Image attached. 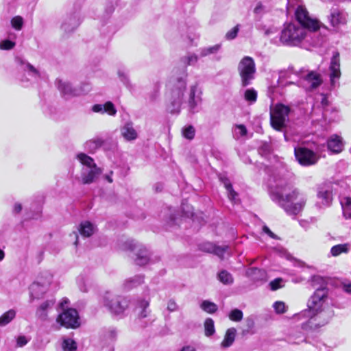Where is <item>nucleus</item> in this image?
Listing matches in <instances>:
<instances>
[{"mask_svg": "<svg viewBox=\"0 0 351 351\" xmlns=\"http://www.w3.org/2000/svg\"><path fill=\"white\" fill-rule=\"evenodd\" d=\"M181 351H196V349L193 346H186L182 348Z\"/></svg>", "mask_w": 351, "mask_h": 351, "instance_id": "62", "label": "nucleus"}, {"mask_svg": "<svg viewBox=\"0 0 351 351\" xmlns=\"http://www.w3.org/2000/svg\"><path fill=\"white\" fill-rule=\"evenodd\" d=\"M201 308L206 313L210 314L215 313L218 309L217 306L215 303L208 300L202 302Z\"/></svg>", "mask_w": 351, "mask_h": 351, "instance_id": "37", "label": "nucleus"}, {"mask_svg": "<svg viewBox=\"0 0 351 351\" xmlns=\"http://www.w3.org/2000/svg\"><path fill=\"white\" fill-rule=\"evenodd\" d=\"M113 172L112 171H110V174L108 175H105L104 176V178L110 183H112L113 182L112 180V175Z\"/></svg>", "mask_w": 351, "mask_h": 351, "instance_id": "63", "label": "nucleus"}, {"mask_svg": "<svg viewBox=\"0 0 351 351\" xmlns=\"http://www.w3.org/2000/svg\"><path fill=\"white\" fill-rule=\"evenodd\" d=\"M220 181L223 184L224 187L227 190L229 199L231 202L236 203L238 194L234 191L230 180L226 177H220Z\"/></svg>", "mask_w": 351, "mask_h": 351, "instance_id": "29", "label": "nucleus"}, {"mask_svg": "<svg viewBox=\"0 0 351 351\" xmlns=\"http://www.w3.org/2000/svg\"><path fill=\"white\" fill-rule=\"evenodd\" d=\"M55 304L53 299L47 300L43 302L37 308L36 316L41 321L48 319V313L53 308Z\"/></svg>", "mask_w": 351, "mask_h": 351, "instance_id": "21", "label": "nucleus"}, {"mask_svg": "<svg viewBox=\"0 0 351 351\" xmlns=\"http://www.w3.org/2000/svg\"><path fill=\"white\" fill-rule=\"evenodd\" d=\"M28 342V340L27 339L26 337L23 335H21L18 337L16 339V345L18 347H23L25 345H26Z\"/></svg>", "mask_w": 351, "mask_h": 351, "instance_id": "55", "label": "nucleus"}, {"mask_svg": "<svg viewBox=\"0 0 351 351\" xmlns=\"http://www.w3.org/2000/svg\"><path fill=\"white\" fill-rule=\"evenodd\" d=\"M270 197L281 207L287 215L295 216L304 208L306 198L302 195L296 203L293 202L298 199L300 193L299 190L290 183L285 182L277 184L271 189Z\"/></svg>", "mask_w": 351, "mask_h": 351, "instance_id": "1", "label": "nucleus"}, {"mask_svg": "<svg viewBox=\"0 0 351 351\" xmlns=\"http://www.w3.org/2000/svg\"><path fill=\"white\" fill-rule=\"evenodd\" d=\"M117 74L120 81L127 87H131L130 81L128 77V73L125 69H119Z\"/></svg>", "mask_w": 351, "mask_h": 351, "instance_id": "41", "label": "nucleus"}, {"mask_svg": "<svg viewBox=\"0 0 351 351\" xmlns=\"http://www.w3.org/2000/svg\"><path fill=\"white\" fill-rule=\"evenodd\" d=\"M57 322L67 328H76L80 325L78 313L74 308H69L60 314Z\"/></svg>", "mask_w": 351, "mask_h": 351, "instance_id": "10", "label": "nucleus"}, {"mask_svg": "<svg viewBox=\"0 0 351 351\" xmlns=\"http://www.w3.org/2000/svg\"><path fill=\"white\" fill-rule=\"evenodd\" d=\"M17 62L21 66V69L23 71L27 72L31 77L34 78L40 77L39 71L29 62H27L20 58L17 59Z\"/></svg>", "mask_w": 351, "mask_h": 351, "instance_id": "27", "label": "nucleus"}, {"mask_svg": "<svg viewBox=\"0 0 351 351\" xmlns=\"http://www.w3.org/2000/svg\"><path fill=\"white\" fill-rule=\"evenodd\" d=\"M16 317V311L10 309L0 316V326H5L10 323Z\"/></svg>", "mask_w": 351, "mask_h": 351, "instance_id": "34", "label": "nucleus"}, {"mask_svg": "<svg viewBox=\"0 0 351 351\" xmlns=\"http://www.w3.org/2000/svg\"><path fill=\"white\" fill-rule=\"evenodd\" d=\"M312 286L315 289L314 293L310 297L307 302V309L304 311V316L316 319L327 306L328 290L326 288L325 280L319 276H314L311 279Z\"/></svg>", "mask_w": 351, "mask_h": 351, "instance_id": "2", "label": "nucleus"}, {"mask_svg": "<svg viewBox=\"0 0 351 351\" xmlns=\"http://www.w3.org/2000/svg\"><path fill=\"white\" fill-rule=\"evenodd\" d=\"M295 156L299 163L303 166L315 165L318 160L317 154L305 147L295 148Z\"/></svg>", "mask_w": 351, "mask_h": 351, "instance_id": "11", "label": "nucleus"}, {"mask_svg": "<svg viewBox=\"0 0 351 351\" xmlns=\"http://www.w3.org/2000/svg\"><path fill=\"white\" fill-rule=\"evenodd\" d=\"M49 285V282L41 283L37 281L32 283L29 287L30 301L32 302L42 298L47 292Z\"/></svg>", "mask_w": 351, "mask_h": 351, "instance_id": "15", "label": "nucleus"}, {"mask_svg": "<svg viewBox=\"0 0 351 351\" xmlns=\"http://www.w3.org/2000/svg\"><path fill=\"white\" fill-rule=\"evenodd\" d=\"M327 146L328 150L331 152L338 154L343 149L344 143L341 136L337 134H332L327 141Z\"/></svg>", "mask_w": 351, "mask_h": 351, "instance_id": "23", "label": "nucleus"}, {"mask_svg": "<svg viewBox=\"0 0 351 351\" xmlns=\"http://www.w3.org/2000/svg\"><path fill=\"white\" fill-rule=\"evenodd\" d=\"M202 98L197 93V87L193 85L190 88L188 108L190 112L194 114L198 111V106L201 104Z\"/></svg>", "mask_w": 351, "mask_h": 351, "instance_id": "16", "label": "nucleus"}, {"mask_svg": "<svg viewBox=\"0 0 351 351\" xmlns=\"http://www.w3.org/2000/svg\"><path fill=\"white\" fill-rule=\"evenodd\" d=\"M282 282V280L281 278H276V279L271 281L269 283L271 290L276 291V290L278 289L279 288L282 287V285H281Z\"/></svg>", "mask_w": 351, "mask_h": 351, "instance_id": "52", "label": "nucleus"}, {"mask_svg": "<svg viewBox=\"0 0 351 351\" xmlns=\"http://www.w3.org/2000/svg\"><path fill=\"white\" fill-rule=\"evenodd\" d=\"M22 210V206L21 204L19 203H16L14 206V211L16 213H19Z\"/></svg>", "mask_w": 351, "mask_h": 351, "instance_id": "61", "label": "nucleus"}, {"mask_svg": "<svg viewBox=\"0 0 351 351\" xmlns=\"http://www.w3.org/2000/svg\"><path fill=\"white\" fill-rule=\"evenodd\" d=\"M349 243L338 244L334 245L330 249V254L332 256H337L343 253H348L350 250Z\"/></svg>", "mask_w": 351, "mask_h": 351, "instance_id": "31", "label": "nucleus"}, {"mask_svg": "<svg viewBox=\"0 0 351 351\" xmlns=\"http://www.w3.org/2000/svg\"><path fill=\"white\" fill-rule=\"evenodd\" d=\"M308 31L295 23L285 25L281 31L280 42L286 46L296 47L300 45L308 36Z\"/></svg>", "mask_w": 351, "mask_h": 351, "instance_id": "3", "label": "nucleus"}, {"mask_svg": "<svg viewBox=\"0 0 351 351\" xmlns=\"http://www.w3.org/2000/svg\"><path fill=\"white\" fill-rule=\"evenodd\" d=\"M217 279L225 285H232L234 282L232 275L224 269L218 273Z\"/></svg>", "mask_w": 351, "mask_h": 351, "instance_id": "32", "label": "nucleus"}, {"mask_svg": "<svg viewBox=\"0 0 351 351\" xmlns=\"http://www.w3.org/2000/svg\"><path fill=\"white\" fill-rule=\"evenodd\" d=\"M343 289V290L348 293H351V282L350 281H345L342 283Z\"/></svg>", "mask_w": 351, "mask_h": 351, "instance_id": "60", "label": "nucleus"}, {"mask_svg": "<svg viewBox=\"0 0 351 351\" xmlns=\"http://www.w3.org/2000/svg\"><path fill=\"white\" fill-rule=\"evenodd\" d=\"M104 336L106 340H114L117 337V331L114 328H109L105 331Z\"/></svg>", "mask_w": 351, "mask_h": 351, "instance_id": "50", "label": "nucleus"}, {"mask_svg": "<svg viewBox=\"0 0 351 351\" xmlns=\"http://www.w3.org/2000/svg\"><path fill=\"white\" fill-rule=\"evenodd\" d=\"M148 306L149 302L146 300H143L138 302L136 311L140 317L144 318L147 316V308L148 307Z\"/></svg>", "mask_w": 351, "mask_h": 351, "instance_id": "36", "label": "nucleus"}, {"mask_svg": "<svg viewBox=\"0 0 351 351\" xmlns=\"http://www.w3.org/2000/svg\"><path fill=\"white\" fill-rule=\"evenodd\" d=\"M77 160L85 167V169L93 168L97 166L94 160L84 153H80L77 155Z\"/></svg>", "mask_w": 351, "mask_h": 351, "instance_id": "30", "label": "nucleus"}, {"mask_svg": "<svg viewBox=\"0 0 351 351\" xmlns=\"http://www.w3.org/2000/svg\"><path fill=\"white\" fill-rule=\"evenodd\" d=\"M15 46V43L9 40H5L0 43V49L3 50H9Z\"/></svg>", "mask_w": 351, "mask_h": 351, "instance_id": "51", "label": "nucleus"}, {"mask_svg": "<svg viewBox=\"0 0 351 351\" xmlns=\"http://www.w3.org/2000/svg\"><path fill=\"white\" fill-rule=\"evenodd\" d=\"M104 143L102 138L95 136L90 140L86 141L84 144V148L89 153H95Z\"/></svg>", "mask_w": 351, "mask_h": 351, "instance_id": "25", "label": "nucleus"}, {"mask_svg": "<svg viewBox=\"0 0 351 351\" xmlns=\"http://www.w3.org/2000/svg\"><path fill=\"white\" fill-rule=\"evenodd\" d=\"M254 14L257 15H263L265 12V6L262 4L261 2H258L256 7L254 9Z\"/></svg>", "mask_w": 351, "mask_h": 351, "instance_id": "53", "label": "nucleus"}, {"mask_svg": "<svg viewBox=\"0 0 351 351\" xmlns=\"http://www.w3.org/2000/svg\"><path fill=\"white\" fill-rule=\"evenodd\" d=\"M80 23V15L77 12H74L66 15L61 25L62 29L69 33L75 30Z\"/></svg>", "mask_w": 351, "mask_h": 351, "instance_id": "14", "label": "nucleus"}, {"mask_svg": "<svg viewBox=\"0 0 351 351\" xmlns=\"http://www.w3.org/2000/svg\"><path fill=\"white\" fill-rule=\"evenodd\" d=\"M95 226L88 221H82L79 227V232L84 237H89L95 232Z\"/></svg>", "mask_w": 351, "mask_h": 351, "instance_id": "26", "label": "nucleus"}, {"mask_svg": "<svg viewBox=\"0 0 351 351\" xmlns=\"http://www.w3.org/2000/svg\"><path fill=\"white\" fill-rule=\"evenodd\" d=\"M198 60V57L195 54H189L186 56H184L182 58V61L186 65H192L195 64Z\"/></svg>", "mask_w": 351, "mask_h": 351, "instance_id": "47", "label": "nucleus"}, {"mask_svg": "<svg viewBox=\"0 0 351 351\" xmlns=\"http://www.w3.org/2000/svg\"><path fill=\"white\" fill-rule=\"evenodd\" d=\"M343 214L346 218L351 219V198L347 197L345 202H341Z\"/></svg>", "mask_w": 351, "mask_h": 351, "instance_id": "38", "label": "nucleus"}, {"mask_svg": "<svg viewBox=\"0 0 351 351\" xmlns=\"http://www.w3.org/2000/svg\"><path fill=\"white\" fill-rule=\"evenodd\" d=\"M239 30V25H237L233 28H232L230 30H229L226 34V38L227 40H232L234 39Z\"/></svg>", "mask_w": 351, "mask_h": 351, "instance_id": "49", "label": "nucleus"}, {"mask_svg": "<svg viewBox=\"0 0 351 351\" xmlns=\"http://www.w3.org/2000/svg\"><path fill=\"white\" fill-rule=\"evenodd\" d=\"M205 335L210 337L213 335L215 332L214 321L211 318H207L204 322Z\"/></svg>", "mask_w": 351, "mask_h": 351, "instance_id": "39", "label": "nucleus"}, {"mask_svg": "<svg viewBox=\"0 0 351 351\" xmlns=\"http://www.w3.org/2000/svg\"><path fill=\"white\" fill-rule=\"evenodd\" d=\"M330 83L332 86H335L336 80H339L341 76L340 71V59H339V53L338 52H335L330 61Z\"/></svg>", "mask_w": 351, "mask_h": 351, "instance_id": "13", "label": "nucleus"}, {"mask_svg": "<svg viewBox=\"0 0 351 351\" xmlns=\"http://www.w3.org/2000/svg\"><path fill=\"white\" fill-rule=\"evenodd\" d=\"M167 310L170 312H173L177 310L178 306L174 300H170L167 303Z\"/></svg>", "mask_w": 351, "mask_h": 351, "instance_id": "56", "label": "nucleus"}, {"mask_svg": "<svg viewBox=\"0 0 351 351\" xmlns=\"http://www.w3.org/2000/svg\"><path fill=\"white\" fill-rule=\"evenodd\" d=\"M328 18L332 27L345 25L347 22L346 14L338 8H332Z\"/></svg>", "mask_w": 351, "mask_h": 351, "instance_id": "20", "label": "nucleus"}, {"mask_svg": "<svg viewBox=\"0 0 351 351\" xmlns=\"http://www.w3.org/2000/svg\"><path fill=\"white\" fill-rule=\"evenodd\" d=\"M11 25L16 30H21L23 26V19L21 16H16L12 19Z\"/></svg>", "mask_w": 351, "mask_h": 351, "instance_id": "44", "label": "nucleus"}, {"mask_svg": "<svg viewBox=\"0 0 351 351\" xmlns=\"http://www.w3.org/2000/svg\"><path fill=\"white\" fill-rule=\"evenodd\" d=\"M101 173V169L97 166H94L93 168L89 169L83 168L81 174L82 182L84 184L93 183Z\"/></svg>", "mask_w": 351, "mask_h": 351, "instance_id": "17", "label": "nucleus"}, {"mask_svg": "<svg viewBox=\"0 0 351 351\" xmlns=\"http://www.w3.org/2000/svg\"><path fill=\"white\" fill-rule=\"evenodd\" d=\"M199 248L202 251L207 252V253H211L217 255L221 258H223L224 256L225 253L227 252L228 249V245H223V246H219L216 245L215 244L210 243V242H206L201 244L199 245Z\"/></svg>", "mask_w": 351, "mask_h": 351, "instance_id": "18", "label": "nucleus"}, {"mask_svg": "<svg viewBox=\"0 0 351 351\" xmlns=\"http://www.w3.org/2000/svg\"><path fill=\"white\" fill-rule=\"evenodd\" d=\"M237 330L234 328H228L225 334L224 339L221 343V347L227 348L232 345L235 340Z\"/></svg>", "mask_w": 351, "mask_h": 351, "instance_id": "28", "label": "nucleus"}, {"mask_svg": "<svg viewBox=\"0 0 351 351\" xmlns=\"http://www.w3.org/2000/svg\"><path fill=\"white\" fill-rule=\"evenodd\" d=\"M290 112L289 106L276 104L270 112L271 125L276 130H281L285 125L287 118Z\"/></svg>", "mask_w": 351, "mask_h": 351, "instance_id": "7", "label": "nucleus"}, {"mask_svg": "<svg viewBox=\"0 0 351 351\" xmlns=\"http://www.w3.org/2000/svg\"><path fill=\"white\" fill-rule=\"evenodd\" d=\"M62 346L64 351H74L77 349L76 342L71 339H64Z\"/></svg>", "mask_w": 351, "mask_h": 351, "instance_id": "42", "label": "nucleus"}, {"mask_svg": "<svg viewBox=\"0 0 351 351\" xmlns=\"http://www.w3.org/2000/svg\"><path fill=\"white\" fill-rule=\"evenodd\" d=\"M332 191L330 185H322L318 188L317 197L323 206H329L332 200Z\"/></svg>", "mask_w": 351, "mask_h": 351, "instance_id": "22", "label": "nucleus"}, {"mask_svg": "<svg viewBox=\"0 0 351 351\" xmlns=\"http://www.w3.org/2000/svg\"><path fill=\"white\" fill-rule=\"evenodd\" d=\"M221 47V44H217L213 46L202 48L199 49V57L203 58L211 54H215L220 50Z\"/></svg>", "mask_w": 351, "mask_h": 351, "instance_id": "33", "label": "nucleus"}, {"mask_svg": "<svg viewBox=\"0 0 351 351\" xmlns=\"http://www.w3.org/2000/svg\"><path fill=\"white\" fill-rule=\"evenodd\" d=\"M56 85L62 96L65 99H69L77 95V90L72 87L69 82L58 79L56 81Z\"/></svg>", "mask_w": 351, "mask_h": 351, "instance_id": "19", "label": "nucleus"}, {"mask_svg": "<svg viewBox=\"0 0 351 351\" xmlns=\"http://www.w3.org/2000/svg\"><path fill=\"white\" fill-rule=\"evenodd\" d=\"M143 282V278L141 276H136L125 281V286L127 289H131L134 287L141 285Z\"/></svg>", "mask_w": 351, "mask_h": 351, "instance_id": "40", "label": "nucleus"}, {"mask_svg": "<svg viewBox=\"0 0 351 351\" xmlns=\"http://www.w3.org/2000/svg\"><path fill=\"white\" fill-rule=\"evenodd\" d=\"M5 257V253L4 252L0 249V261H1Z\"/></svg>", "mask_w": 351, "mask_h": 351, "instance_id": "64", "label": "nucleus"}, {"mask_svg": "<svg viewBox=\"0 0 351 351\" xmlns=\"http://www.w3.org/2000/svg\"><path fill=\"white\" fill-rule=\"evenodd\" d=\"M295 16L298 25L304 27L306 30L311 32H315L320 27V22L315 18L312 17L306 8L302 5H298L295 11Z\"/></svg>", "mask_w": 351, "mask_h": 351, "instance_id": "6", "label": "nucleus"}, {"mask_svg": "<svg viewBox=\"0 0 351 351\" xmlns=\"http://www.w3.org/2000/svg\"><path fill=\"white\" fill-rule=\"evenodd\" d=\"M106 112L110 116H114L117 114V110L114 105L111 101H107L104 105V113Z\"/></svg>", "mask_w": 351, "mask_h": 351, "instance_id": "46", "label": "nucleus"}, {"mask_svg": "<svg viewBox=\"0 0 351 351\" xmlns=\"http://www.w3.org/2000/svg\"><path fill=\"white\" fill-rule=\"evenodd\" d=\"M102 304L112 314L121 315L128 306V301L119 295L106 292L102 297Z\"/></svg>", "mask_w": 351, "mask_h": 351, "instance_id": "5", "label": "nucleus"}, {"mask_svg": "<svg viewBox=\"0 0 351 351\" xmlns=\"http://www.w3.org/2000/svg\"><path fill=\"white\" fill-rule=\"evenodd\" d=\"M243 312L237 308L231 311L229 313V318L234 322H240L243 319Z\"/></svg>", "mask_w": 351, "mask_h": 351, "instance_id": "45", "label": "nucleus"}, {"mask_svg": "<svg viewBox=\"0 0 351 351\" xmlns=\"http://www.w3.org/2000/svg\"><path fill=\"white\" fill-rule=\"evenodd\" d=\"M298 1L299 0H287V10L290 12L298 4Z\"/></svg>", "mask_w": 351, "mask_h": 351, "instance_id": "58", "label": "nucleus"}, {"mask_svg": "<svg viewBox=\"0 0 351 351\" xmlns=\"http://www.w3.org/2000/svg\"><path fill=\"white\" fill-rule=\"evenodd\" d=\"M92 110L94 112H100L104 113V105L102 104H95L92 107Z\"/></svg>", "mask_w": 351, "mask_h": 351, "instance_id": "59", "label": "nucleus"}, {"mask_svg": "<svg viewBox=\"0 0 351 351\" xmlns=\"http://www.w3.org/2000/svg\"><path fill=\"white\" fill-rule=\"evenodd\" d=\"M195 133V130L192 125H188L182 129V135L189 140H192L194 138Z\"/></svg>", "mask_w": 351, "mask_h": 351, "instance_id": "43", "label": "nucleus"}, {"mask_svg": "<svg viewBox=\"0 0 351 351\" xmlns=\"http://www.w3.org/2000/svg\"><path fill=\"white\" fill-rule=\"evenodd\" d=\"M297 75L300 78L298 82V86H303L306 90H311L322 84L320 75L314 71L307 72L301 69Z\"/></svg>", "mask_w": 351, "mask_h": 351, "instance_id": "9", "label": "nucleus"}, {"mask_svg": "<svg viewBox=\"0 0 351 351\" xmlns=\"http://www.w3.org/2000/svg\"><path fill=\"white\" fill-rule=\"evenodd\" d=\"M247 128L244 125H236V133L239 134L241 136H244L247 134Z\"/></svg>", "mask_w": 351, "mask_h": 351, "instance_id": "54", "label": "nucleus"}, {"mask_svg": "<svg viewBox=\"0 0 351 351\" xmlns=\"http://www.w3.org/2000/svg\"><path fill=\"white\" fill-rule=\"evenodd\" d=\"M122 136L128 141L137 138L138 133L131 122L126 123L121 129Z\"/></svg>", "mask_w": 351, "mask_h": 351, "instance_id": "24", "label": "nucleus"}, {"mask_svg": "<svg viewBox=\"0 0 351 351\" xmlns=\"http://www.w3.org/2000/svg\"><path fill=\"white\" fill-rule=\"evenodd\" d=\"M187 72L186 69L183 68L179 75L175 77V88L172 90V104L179 108L182 100L186 86Z\"/></svg>", "mask_w": 351, "mask_h": 351, "instance_id": "8", "label": "nucleus"}, {"mask_svg": "<svg viewBox=\"0 0 351 351\" xmlns=\"http://www.w3.org/2000/svg\"><path fill=\"white\" fill-rule=\"evenodd\" d=\"M244 99L246 101L250 104H254L257 100V91L254 88H248L246 89L244 92Z\"/></svg>", "mask_w": 351, "mask_h": 351, "instance_id": "35", "label": "nucleus"}, {"mask_svg": "<svg viewBox=\"0 0 351 351\" xmlns=\"http://www.w3.org/2000/svg\"><path fill=\"white\" fill-rule=\"evenodd\" d=\"M237 71L243 87L250 85L255 79L256 64L254 59L250 56L243 57L238 64Z\"/></svg>", "mask_w": 351, "mask_h": 351, "instance_id": "4", "label": "nucleus"}, {"mask_svg": "<svg viewBox=\"0 0 351 351\" xmlns=\"http://www.w3.org/2000/svg\"><path fill=\"white\" fill-rule=\"evenodd\" d=\"M273 307L277 313L281 314L286 312V306L283 302L278 301L274 303Z\"/></svg>", "mask_w": 351, "mask_h": 351, "instance_id": "48", "label": "nucleus"}, {"mask_svg": "<svg viewBox=\"0 0 351 351\" xmlns=\"http://www.w3.org/2000/svg\"><path fill=\"white\" fill-rule=\"evenodd\" d=\"M125 244L128 247H125V249L134 251L136 256L134 261L136 265L142 266L149 263L150 253L145 247L142 246L137 247L136 244L133 243V241H130Z\"/></svg>", "mask_w": 351, "mask_h": 351, "instance_id": "12", "label": "nucleus"}, {"mask_svg": "<svg viewBox=\"0 0 351 351\" xmlns=\"http://www.w3.org/2000/svg\"><path fill=\"white\" fill-rule=\"evenodd\" d=\"M263 231L265 234H267L269 237H270L271 238H272V239H278V237H277V236H276L274 232H272L269 230V228L267 226H264L263 227Z\"/></svg>", "mask_w": 351, "mask_h": 351, "instance_id": "57", "label": "nucleus"}]
</instances>
